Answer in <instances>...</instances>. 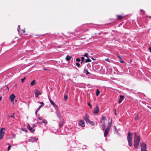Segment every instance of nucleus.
Segmentation results:
<instances>
[{
	"mask_svg": "<svg viewBox=\"0 0 151 151\" xmlns=\"http://www.w3.org/2000/svg\"><path fill=\"white\" fill-rule=\"evenodd\" d=\"M84 56L85 57H86L87 58H88V54L87 53H85L84 55Z\"/></svg>",
	"mask_w": 151,
	"mask_h": 151,
	"instance_id": "29",
	"label": "nucleus"
},
{
	"mask_svg": "<svg viewBox=\"0 0 151 151\" xmlns=\"http://www.w3.org/2000/svg\"><path fill=\"white\" fill-rule=\"evenodd\" d=\"M81 63L82 64L83 63V62L84 60V58L83 57H81Z\"/></svg>",
	"mask_w": 151,
	"mask_h": 151,
	"instance_id": "27",
	"label": "nucleus"
},
{
	"mask_svg": "<svg viewBox=\"0 0 151 151\" xmlns=\"http://www.w3.org/2000/svg\"><path fill=\"white\" fill-rule=\"evenodd\" d=\"M114 111H115V112L116 111V109H114Z\"/></svg>",
	"mask_w": 151,
	"mask_h": 151,
	"instance_id": "51",
	"label": "nucleus"
},
{
	"mask_svg": "<svg viewBox=\"0 0 151 151\" xmlns=\"http://www.w3.org/2000/svg\"><path fill=\"white\" fill-rule=\"evenodd\" d=\"M88 106H89L91 108H92V106L91 105V104L90 103H88Z\"/></svg>",
	"mask_w": 151,
	"mask_h": 151,
	"instance_id": "33",
	"label": "nucleus"
},
{
	"mask_svg": "<svg viewBox=\"0 0 151 151\" xmlns=\"http://www.w3.org/2000/svg\"><path fill=\"white\" fill-rule=\"evenodd\" d=\"M15 97V96L12 93L9 96V98L10 100H11L12 102L14 103V100Z\"/></svg>",
	"mask_w": 151,
	"mask_h": 151,
	"instance_id": "5",
	"label": "nucleus"
},
{
	"mask_svg": "<svg viewBox=\"0 0 151 151\" xmlns=\"http://www.w3.org/2000/svg\"><path fill=\"white\" fill-rule=\"evenodd\" d=\"M91 60L90 59L88 58V59H86L85 60V61H84V62L83 63H84L90 62H91Z\"/></svg>",
	"mask_w": 151,
	"mask_h": 151,
	"instance_id": "21",
	"label": "nucleus"
},
{
	"mask_svg": "<svg viewBox=\"0 0 151 151\" xmlns=\"http://www.w3.org/2000/svg\"><path fill=\"white\" fill-rule=\"evenodd\" d=\"M28 127L29 130L32 132H34L35 129H33V128L34 127V126H33V127H31L30 125H28Z\"/></svg>",
	"mask_w": 151,
	"mask_h": 151,
	"instance_id": "10",
	"label": "nucleus"
},
{
	"mask_svg": "<svg viewBox=\"0 0 151 151\" xmlns=\"http://www.w3.org/2000/svg\"><path fill=\"white\" fill-rule=\"evenodd\" d=\"M86 123H89L92 126H94L95 125V123L94 122L92 121H91L90 120H89V122H87Z\"/></svg>",
	"mask_w": 151,
	"mask_h": 151,
	"instance_id": "17",
	"label": "nucleus"
},
{
	"mask_svg": "<svg viewBox=\"0 0 151 151\" xmlns=\"http://www.w3.org/2000/svg\"><path fill=\"white\" fill-rule=\"evenodd\" d=\"M42 121L41 122H40V123H44L45 124H46L47 123V122L46 120H45V119H42Z\"/></svg>",
	"mask_w": 151,
	"mask_h": 151,
	"instance_id": "25",
	"label": "nucleus"
},
{
	"mask_svg": "<svg viewBox=\"0 0 151 151\" xmlns=\"http://www.w3.org/2000/svg\"><path fill=\"white\" fill-rule=\"evenodd\" d=\"M138 116V114H137V115L136 117L135 118V119L136 120H137L139 119Z\"/></svg>",
	"mask_w": 151,
	"mask_h": 151,
	"instance_id": "35",
	"label": "nucleus"
},
{
	"mask_svg": "<svg viewBox=\"0 0 151 151\" xmlns=\"http://www.w3.org/2000/svg\"><path fill=\"white\" fill-rule=\"evenodd\" d=\"M25 78H26L25 77L24 78H23V79H21V82L22 83H23L24 82V81L25 79Z\"/></svg>",
	"mask_w": 151,
	"mask_h": 151,
	"instance_id": "32",
	"label": "nucleus"
},
{
	"mask_svg": "<svg viewBox=\"0 0 151 151\" xmlns=\"http://www.w3.org/2000/svg\"><path fill=\"white\" fill-rule=\"evenodd\" d=\"M38 119H39V120H42V119L40 117H38Z\"/></svg>",
	"mask_w": 151,
	"mask_h": 151,
	"instance_id": "44",
	"label": "nucleus"
},
{
	"mask_svg": "<svg viewBox=\"0 0 151 151\" xmlns=\"http://www.w3.org/2000/svg\"><path fill=\"white\" fill-rule=\"evenodd\" d=\"M100 122H101V123H102V122L101 121Z\"/></svg>",
	"mask_w": 151,
	"mask_h": 151,
	"instance_id": "54",
	"label": "nucleus"
},
{
	"mask_svg": "<svg viewBox=\"0 0 151 151\" xmlns=\"http://www.w3.org/2000/svg\"><path fill=\"white\" fill-rule=\"evenodd\" d=\"M85 123L84 122L81 120H79V124L80 126H81V127H84L85 126Z\"/></svg>",
	"mask_w": 151,
	"mask_h": 151,
	"instance_id": "8",
	"label": "nucleus"
},
{
	"mask_svg": "<svg viewBox=\"0 0 151 151\" xmlns=\"http://www.w3.org/2000/svg\"><path fill=\"white\" fill-rule=\"evenodd\" d=\"M119 61L122 63H124V62L122 59L119 60Z\"/></svg>",
	"mask_w": 151,
	"mask_h": 151,
	"instance_id": "38",
	"label": "nucleus"
},
{
	"mask_svg": "<svg viewBox=\"0 0 151 151\" xmlns=\"http://www.w3.org/2000/svg\"><path fill=\"white\" fill-rule=\"evenodd\" d=\"M92 59L93 60H94V58H92Z\"/></svg>",
	"mask_w": 151,
	"mask_h": 151,
	"instance_id": "52",
	"label": "nucleus"
},
{
	"mask_svg": "<svg viewBox=\"0 0 151 151\" xmlns=\"http://www.w3.org/2000/svg\"><path fill=\"white\" fill-rule=\"evenodd\" d=\"M20 29V25H18V28H17V30L18 32H19V30Z\"/></svg>",
	"mask_w": 151,
	"mask_h": 151,
	"instance_id": "34",
	"label": "nucleus"
},
{
	"mask_svg": "<svg viewBox=\"0 0 151 151\" xmlns=\"http://www.w3.org/2000/svg\"><path fill=\"white\" fill-rule=\"evenodd\" d=\"M86 118H85V119L86 122H89L90 119H89V116L87 115V114H85Z\"/></svg>",
	"mask_w": 151,
	"mask_h": 151,
	"instance_id": "12",
	"label": "nucleus"
},
{
	"mask_svg": "<svg viewBox=\"0 0 151 151\" xmlns=\"http://www.w3.org/2000/svg\"><path fill=\"white\" fill-rule=\"evenodd\" d=\"M41 104L39 106V107L37 109H38V110H39L40 108L42 106H43L44 105V104L42 102H41L40 103Z\"/></svg>",
	"mask_w": 151,
	"mask_h": 151,
	"instance_id": "18",
	"label": "nucleus"
},
{
	"mask_svg": "<svg viewBox=\"0 0 151 151\" xmlns=\"http://www.w3.org/2000/svg\"><path fill=\"white\" fill-rule=\"evenodd\" d=\"M2 99V98L1 97H0V101H1Z\"/></svg>",
	"mask_w": 151,
	"mask_h": 151,
	"instance_id": "49",
	"label": "nucleus"
},
{
	"mask_svg": "<svg viewBox=\"0 0 151 151\" xmlns=\"http://www.w3.org/2000/svg\"><path fill=\"white\" fill-rule=\"evenodd\" d=\"M22 129L23 131H25L26 132H27L25 128H22Z\"/></svg>",
	"mask_w": 151,
	"mask_h": 151,
	"instance_id": "39",
	"label": "nucleus"
},
{
	"mask_svg": "<svg viewBox=\"0 0 151 151\" xmlns=\"http://www.w3.org/2000/svg\"><path fill=\"white\" fill-rule=\"evenodd\" d=\"M149 49L150 50V52H151V47H149Z\"/></svg>",
	"mask_w": 151,
	"mask_h": 151,
	"instance_id": "47",
	"label": "nucleus"
},
{
	"mask_svg": "<svg viewBox=\"0 0 151 151\" xmlns=\"http://www.w3.org/2000/svg\"><path fill=\"white\" fill-rule=\"evenodd\" d=\"M84 71H85L86 72V75H87L89 73L88 71L86 69V68H84Z\"/></svg>",
	"mask_w": 151,
	"mask_h": 151,
	"instance_id": "26",
	"label": "nucleus"
},
{
	"mask_svg": "<svg viewBox=\"0 0 151 151\" xmlns=\"http://www.w3.org/2000/svg\"><path fill=\"white\" fill-rule=\"evenodd\" d=\"M150 109H151V107L150 108Z\"/></svg>",
	"mask_w": 151,
	"mask_h": 151,
	"instance_id": "55",
	"label": "nucleus"
},
{
	"mask_svg": "<svg viewBox=\"0 0 151 151\" xmlns=\"http://www.w3.org/2000/svg\"><path fill=\"white\" fill-rule=\"evenodd\" d=\"M76 65L79 68L80 65V63H76Z\"/></svg>",
	"mask_w": 151,
	"mask_h": 151,
	"instance_id": "30",
	"label": "nucleus"
},
{
	"mask_svg": "<svg viewBox=\"0 0 151 151\" xmlns=\"http://www.w3.org/2000/svg\"><path fill=\"white\" fill-rule=\"evenodd\" d=\"M139 143L134 142V149H137L139 146Z\"/></svg>",
	"mask_w": 151,
	"mask_h": 151,
	"instance_id": "11",
	"label": "nucleus"
},
{
	"mask_svg": "<svg viewBox=\"0 0 151 151\" xmlns=\"http://www.w3.org/2000/svg\"><path fill=\"white\" fill-rule=\"evenodd\" d=\"M146 145L144 142H142L141 145V151H146Z\"/></svg>",
	"mask_w": 151,
	"mask_h": 151,
	"instance_id": "4",
	"label": "nucleus"
},
{
	"mask_svg": "<svg viewBox=\"0 0 151 151\" xmlns=\"http://www.w3.org/2000/svg\"><path fill=\"white\" fill-rule=\"evenodd\" d=\"M35 93L36 94L35 95V96L36 97H38V96L39 95H40L41 94V93L40 92V91H38L36 89L35 90Z\"/></svg>",
	"mask_w": 151,
	"mask_h": 151,
	"instance_id": "6",
	"label": "nucleus"
},
{
	"mask_svg": "<svg viewBox=\"0 0 151 151\" xmlns=\"http://www.w3.org/2000/svg\"><path fill=\"white\" fill-rule=\"evenodd\" d=\"M124 98V96H123L121 95L120 96V98L119 99V103L120 104L121 103L122 101L123 100Z\"/></svg>",
	"mask_w": 151,
	"mask_h": 151,
	"instance_id": "14",
	"label": "nucleus"
},
{
	"mask_svg": "<svg viewBox=\"0 0 151 151\" xmlns=\"http://www.w3.org/2000/svg\"><path fill=\"white\" fill-rule=\"evenodd\" d=\"M32 139H33L34 140H35V141H37V139H36L35 137H33V138H32Z\"/></svg>",
	"mask_w": 151,
	"mask_h": 151,
	"instance_id": "42",
	"label": "nucleus"
},
{
	"mask_svg": "<svg viewBox=\"0 0 151 151\" xmlns=\"http://www.w3.org/2000/svg\"><path fill=\"white\" fill-rule=\"evenodd\" d=\"M105 117L104 116H103L102 117V120L103 121V122L104 121V120H105Z\"/></svg>",
	"mask_w": 151,
	"mask_h": 151,
	"instance_id": "37",
	"label": "nucleus"
},
{
	"mask_svg": "<svg viewBox=\"0 0 151 151\" xmlns=\"http://www.w3.org/2000/svg\"><path fill=\"white\" fill-rule=\"evenodd\" d=\"M99 108L97 106L95 108V109L93 111V113L95 114H96L99 112Z\"/></svg>",
	"mask_w": 151,
	"mask_h": 151,
	"instance_id": "9",
	"label": "nucleus"
},
{
	"mask_svg": "<svg viewBox=\"0 0 151 151\" xmlns=\"http://www.w3.org/2000/svg\"><path fill=\"white\" fill-rule=\"evenodd\" d=\"M115 113V114L116 115H117L116 113V112H115V113Z\"/></svg>",
	"mask_w": 151,
	"mask_h": 151,
	"instance_id": "50",
	"label": "nucleus"
},
{
	"mask_svg": "<svg viewBox=\"0 0 151 151\" xmlns=\"http://www.w3.org/2000/svg\"><path fill=\"white\" fill-rule=\"evenodd\" d=\"M109 58H107L105 59V60L106 61H107L109 62Z\"/></svg>",
	"mask_w": 151,
	"mask_h": 151,
	"instance_id": "43",
	"label": "nucleus"
},
{
	"mask_svg": "<svg viewBox=\"0 0 151 151\" xmlns=\"http://www.w3.org/2000/svg\"><path fill=\"white\" fill-rule=\"evenodd\" d=\"M117 57H118L120 58V59H122V58H121V57L119 55H118L117 56Z\"/></svg>",
	"mask_w": 151,
	"mask_h": 151,
	"instance_id": "46",
	"label": "nucleus"
},
{
	"mask_svg": "<svg viewBox=\"0 0 151 151\" xmlns=\"http://www.w3.org/2000/svg\"><path fill=\"white\" fill-rule=\"evenodd\" d=\"M134 142L139 143L140 141V137L139 136H137L136 133H134Z\"/></svg>",
	"mask_w": 151,
	"mask_h": 151,
	"instance_id": "3",
	"label": "nucleus"
},
{
	"mask_svg": "<svg viewBox=\"0 0 151 151\" xmlns=\"http://www.w3.org/2000/svg\"><path fill=\"white\" fill-rule=\"evenodd\" d=\"M4 134L0 133V139H1L4 137Z\"/></svg>",
	"mask_w": 151,
	"mask_h": 151,
	"instance_id": "24",
	"label": "nucleus"
},
{
	"mask_svg": "<svg viewBox=\"0 0 151 151\" xmlns=\"http://www.w3.org/2000/svg\"><path fill=\"white\" fill-rule=\"evenodd\" d=\"M35 80H33L31 83V85L32 86H33L35 84Z\"/></svg>",
	"mask_w": 151,
	"mask_h": 151,
	"instance_id": "22",
	"label": "nucleus"
},
{
	"mask_svg": "<svg viewBox=\"0 0 151 151\" xmlns=\"http://www.w3.org/2000/svg\"><path fill=\"white\" fill-rule=\"evenodd\" d=\"M59 118L60 119V120L61 121V122L59 124V126L60 127H62L63 125V119L62 117L60 116Z\"/></svg>",
	"mask_w": 151,
	"mask_h": 151,
	"instance_id": "7",
	"label": "nucleus"
},
{
	"mask_svg": "<svg viewBox=\"0 0 151 151\" xmlns=\"http://www.w3.org/2000/svg\"><path fill=\"white\" fill-rule=\"evenodd\" d=\"M22 31L23 32V33H24L25 32V31L24 30H22Z\"/></svg>",
	"mask_w": 151,
	"mask_h": 151,
	"instance_id": "48",
	"label": "nucleus"
},
{
	"mask_svg": "<svg viewBox=\"0 0 151 151\" xmlns=\"http://www.w3.org/2000/svg\"><path fill=\"white\" fill-rule=\"evenodd\" d=\"M58 113L57 112V115H58Z\"/></svg>",
	"mask_w": 151,
	"mask_h": 151,
	"instance_id": "53",
	"label": "nucleus"
},
{
	"mask_svg": "<svg viewBox=\"0 0 151 151\" xmlns=\"http://www.w3.org/2000/svg\"><path fill=\"white\" fill-rule=\"evenodd\" d=\"M76 61L77 62H80V60L79 58H77L76 59Z\"/></svg>",
	"mask_w": 151,
	"mask_h": 151,
	"instance_id": "36",
	"label": "nucleus"
},
{
	"mask_svg": "<svg viewBox=\"0 0 151 151\" xmlns=\"http://www.w3.org/2000/svg\"><path fill=\"white\" fill-rule=\"evenodd\" d=\"M8 145H9V146L8 147V150H9L10 149L11 146L9 144H8Z\"/></svg>",
	"mask_w": 151,
	"mask_h": 151,
	"instance_id": "31",
	"label": "nucleus"
},
{
	"mask_svg": "<svg viewBox=\"0 0 151 151\" xmlns=\"http://www.w3.org/2000/svg\"><path fill=\"white\" fill-rule=\"evenodd\" d=\"M101 126L103 130H104L106 127L105 121L103 122Z\"/></svg>",
	"mask_w": 151,
	"mask_h": 151,
	"instance_id": "16",
	"label": "nucleus"
},
{
	"mask_svg": "<svg viewBox=\"0 0 151 151\" xmlns=\"http://www.w3.org/2000/svg\"><path fill=\"white\" fill-rule=\"evenodd\" d=\"M39 110H38V109H37V110H36V111H35V112L36 115H37V112L39 111Z\"/></svg>",
	"mask_w": 151,
	"mask_h": 151,
	"instance_id": "40",
	"label": "nucleus"
},
{
	"mask_svg": "<svg viewBox=\"0 0 151 151\" xmlns=\"http://www.w3.org/2000/svg\"><path fill=\"white\" fill-rule=\"evenodd\" d=\"M14 114H13V115H11L10 116V117H11V118H14Z\"/></svg>",
	"mask_w": 151,
	"mask_h": 151,
	"instance_id": "41",
	"label": "nucleus"
},
{
	"mask_svg": "<svg viewBox=\"0 0 151 151\" xmlns=\"http://www.w3.org/2000/svg\"><path fill=\"white\" fill-rule=\"evenodd\" d=\"M5 129V128H1L0 130V133L4 134L5 133L4 130Z\"/></svg>",
	"mask_w": 151,
	"mask_h": 151,
	"instance_id": "15",
	"label": "nucleus"
},
{
	"mask_svg": "<svg viewBox=\"0 0 151 151\" xmlns=\"http://www.w3.org/2000/svg\"><path fill=\"white\" fill-rule=\"evenodd\" d=\"M72 58V57L69 55H67L66 58V60L67 61H69Z\"/></svg>",
	"mask_w": 151,
	"mask_h": 151,
	"instance_id": "19",
	"label": "nucleus"
},
{
	"mask_svg": "<svg viewBox=\"0 0 151 151\" xmlns=\"http://www.w3.org/2000/svg\"><path fill=\"white\" fill-rule=\"evenodd\" d=\"M13 138H15V134H13Z\"/></svg>",
	"mask_w": 151,
	"mask_h": 151,
	"instance_id": "45",
	"label": "nucleus"
},
{
	"mask_svg": "<svg viewBox=\"0 0 151 151\" xmlns=\"http://www.w3.org/2000/svg\"><path fill=\"white\" fill-rule=\"evenodd\" d=\"M132 134L129 132L128 133V135L127 137V139L129 145L130 147H131L132 145Z\"/></svg>",
	"mask_w": 151,
	"mask_h": 151,
	"instance_id": "1",
	"label": "nucleus"
},
{
	"mask_svg": "<svg viewBox=\"0 0 151 151\" xmlns=\"http://www.w3.org/2000/svg\"><path fill=\"white\" fill-rule=\"evenodd\" d=\"M116 16L117 17L116 19L117 20H120L123 18V17L121 15H117Z\"/></svg>",
	"mask_w": 151,
	"mask_h": 151,
	"instance_id": "13",
	"label": "nucleus"
},
{
	"mask_svg": "<svg viewBox=\"0 0 151 151\" xmlns=\"http://www.w3.org/2000/svg\"><path fill=\"white\" fill-rule=\"evenodd\" d=\"M100 93V91L99 90V89H97L96 90V95L97 96H98L99 95Z\"/></svg>",
	"mask_w": 151,
	"mask_h": 151,
	"instance_id": "23",
	"label": "nucleus"
},
{
	"mask_svg": "<svg viewBox=\"0 0 151 151\" xmlns=\"http://www.w3.org/2000/svg\"><path fill=\"white\" fill-rule=\"evenodd\" d=\"M50 101L51 104L55 107V105L54 103L50 99Z\"/></svg>",
	"mask_w": 151,
	"mask_h": 151,
	"instance_id": "20",
	"label": "nucleus"
},
{
	"mask_svg": "<svg viewBox=\"0 0 151 151\" xmlns=\"http://www.w3.org/2000/svg\"><path fill=\"white\" fill-rule=\"evenodd\" d=\"M68 96L67 95H65L64 97V100L65 101L67 100V99H68Z\"/></svg>",
	"mask_w": 151,
	"mask_h": 151,
	"instance_id": "28",
	"label": "nucleus"
},
{
	"mask_svg": "<svg viewBox=\"0 0 151 151\" xmlns=\"http://www.w3.org/2000/svg\"><path fill=\"white\" fill-rule=\"evenodd\" d=\"M111 126V122L110 123L109 121L108 123V126L106 129H105L104 132V136L106 137L109 133Z\"/></svg>",
	"mask_w": 151,
	"mask_h": 151,
	"instance_id": "2",
	"label": "nucleus"
}]
</instances>
